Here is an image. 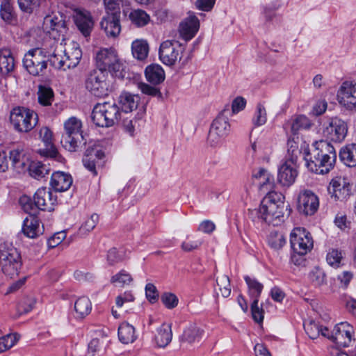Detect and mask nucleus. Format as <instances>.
Listing matches in <instances>:
<instances>
[{"instance_id":"nucleus-1","label":"nucleus","mask_w":356,"mask_h":356,"mask_svg":"<svg viewBox=\"0 0 356 356\" xmlns=\"http://www.w3.org/2000/svg\"><path fill=\"white\" fill-rule=\"evenodd\" d=\"M305 165L309 170L318 174H327L337 161L334 147L326 140L316 142L311 152H305Z\"/></svg>"},{"instance_id":"nucleus-2","label":"nucleus","mask_w":356,"mask_h":356,"mask_svg":"<svg viewBox=\"0 0 356 356\" xmlns=\"http://www.w3.org/2000/svg\"><path fill=\"white\" fill-rule=\"evenodd\" d=\"M284 208V195L278 193H269L261 201L257 214L268 224L276 226L282 221Z\"/></svg>"},{"instance_id":"nucleus-3","label":"nucleus","mask_w":356,"mask_h":356,"mask_svg":"<svg viewBox=\"0 0 356 356\" xmlns=\"http://www.w3.org/2000/svg\"><path fill=\"white\" fill-rule=\"evenodd\" d=\"M38 114L26 107H15L10 113V122L14 129L19 133H28L38 124Z\"/></svg>"},{"instance_id":"nucleus-4","label":"nucleus","mask_w":356,"mask_h":356,"mask_svg":"<svg viewBox=\"0 0 356 356\" xmlns=\"http://www.w3.org/2000/svg\"><path fill=\"white\" fill-rule=\"evenodd\" d=\"M63 127L61 143L65 149L74 152L83 140L82 122L79 118L72 116L64 122Z\"/></svg>"},{"instance_id":"nucleus-5","label":"nucleus","mask_w":356,"mask_h":356,"mask_svg":"<svg viewBox=\"0 0 356 356\" xmlns=\"http://www.w3.org/2000/svg\"><path fill=\"white\" fill-rule=\"evenodd\" d=\"M96 63L98 70L116 73L122 70L123 64L117 51L113 48H102L96 54Z\"/></svg>"},{"instance_id":"nucleus-6","label":"nucleus","mask_w":356,"mask_h":356,"mask_svg":"<svg viewBox=\"0 0 356 356\" xmlns=\"http://www.w3.org/2000/svg\"><path fill=\"white\" fill-rule=\"evenodd\" d=\"M23 65L29 74L33 76L42 74L47 69L46 51L40 48L29 50L24 57Z\"/></svg>"},{"instance_id":"nucleus-7","label":"nucleus","mask_w":356,"mask_h":356,"mask_svg":"<svg viewBox=\"0 0 356 356\" xmlns=\"http://www.w3.org/2000/svg\"><path fill=\"white\" fill-rule=\"evenodd\" d=\"M229 133V120L224 115L220 114L213 121L210 127L208 143L212 147L220 145Z\"/></svg>"},{"instance_id":"nucleus-8","label":"nucleus","mask_w":356,"mask_h":356,"mask_svg":"<svg viewBox=\"0 0 356 356\" xmlns=\"http://www.w3.org/2000/svg\"><path fill=\"white\" fill-rule=\"evenodd\" d=\"M290 243L293 250L305 255L313 248V240L309 232L303 227L294 228L290 234Z\"/></svg>"},{"instance_id":"nucleus-9","label":"nucleus","mask_w":356,"mask_h":356,"mask_svg":"<svg viewBox=\"0 0 356 356\" xmlns=\"http://www.w3.org/2000/svg\"><path fill=\"white\" fill-rule=\"evenodd\" d=\"M348 124L343 120L330 118L323 124V134L328 140L335 143L342 142L347 136Z\"/></svg>"},{"instance_id":"nucleus-10","label":"nucleus","mask_w":356,"mask_h":356,"mask_svg":"<svg viewBox=\"0 0 356 356\" xmlns=\"http://www.w3.org/2000/svg\"><path fill=\"white\" fill-rule=\"evenodd\" d=\"M0 266L3 272L13 277L17 275L22 266L19 253L14 248L1 250Z\"/></svg>"},{"instance_id":"nucleus-11","label":"nucleus","mask_w":356,"mask_h":356,"mask_svg":"<svg viewBox=\"0 0 356 356\" xmlns=\"http://www.w3.org/2000/svg\"><path fill=\"white\" fill-rule=\"evenodd\" d=\"M327 191L332 200L346 201L352 195V184L347 177L337 176L331 179Z\"/></svg>"},{"instance_id":"nucleus-12","label":"nucleus","mask_w":356,"mask_h":356,"mask_svg":"<svg viewBox=\"0 0 356 356\" xmlns=\"http://www.w3.org/2000/svg\"><path fill=\"white\" fill-rule=\"evenodd\" d=\"M85 86L87 90L97 97L107 95L108 85L104 72L94 70L90 72L85 80Z\"/></svg>"},{"instance_id":"nucleus-13","label":"nucleus","mask_w":356,"mask_h":356,"mask_svg":"<svg viewBox=\"0 0 356 356\" xmlns=\"http://www.w3.org/2000/svg\"><path fill=\"white\" fill-rule=\"evenodd\" d=\"M184 49V47L178 41L167 40L160 45L159 58L166 65H174L178 60L181 59Z\"/></svg>"},{"instance_id":"nucleus-14","label":"nucleus","mask_w":356,"mask_h":356,"mask_svg":"<svg viewBox=\"0 0 356 356\" xmlns=\"http://www.w3.org/2000/svg\"><path fill=\"white\" fill-rule=\"evenodd\" d=\"M354 328L348 322H341L337 324L330 332L328 339L341 347L348 346L354 341Z\"/></svg>"},{"instance_id":"nucleus-15","label":"nucleus","mask_w":356,"mask_h":356,"mask_svg":"<svg viewBox=\"0 0 356 356\" xmlns=\"http://www.w3.org/2000/svg\"><path fill=\"white\" fill-rule=\"evenodd\" d=\"M337 96L341 106L348 111H356V83L350 81L343 82Z\"/></svg>"},{"instance_id":"nucleus-16","label":"nucleus","mask_w":356,"mask_h":356,"mask_svg":"<svg viewBox=\"0 0 356 356\" xmlns=\"http://www.w3.org/2000/svg\"><path fill=\"white\" fill-rule=\"evenodd\" d=\"M104 153L101 149L88 148L83 158V165L92 175L96 176L98 170L104 165Z\"/></svg>"},{"instance_id":"nucleus-17","label":"nucleus","mask_w":356,"mask_h":356,"mask_svg":"<svg viewBox=\"0 0 356 356\" xmlns=\"http://www.w3.org/2000/svg\"><path fill=\"white\" fill-rule=\"evenodd\" d=\"M100 26L106 35L109 38H116L121 32L120 11H115L106 14L102 18Z\"/></svg>"},{"instance_id":"nucleus-18","label":"nucleus","mask_w":356,"mask_h":356,"mask_svg":"<svg viewBox=\"0 0 356 356\" xmlns=\"http://www.w3.org/2000/svg\"><path fill=\"white\" fill-rule=\"evenodd\" d=\"M319 207V199L317 195L310 190L302 191L298 196V209L305 216L314 215Z\"/></svg>"},{"instance_id":"nucleus-19","label":"nucleus","mask_w":356,"mask_h":356,"mask_svg":"<svg viewBox=\"0 0 356 356\" xmlns=\"http://www.w3.org/2000/svg\"><path fill=\"white\" fill-rule=\"evenodd\" d=\"M34 204L36 207L43 211H53L56 202V197H54L51 191L47 188H40L34 195Z\"/></svg>"},{"instance_id":"nucleus-20","label":"nucleus","mask_w":356,"mask_h":356,"mask_svg":"<svg viewBox=\"0 0 356 356\" xmlns=\"http://www.w3.org/2000/svg\"><path fill=\"white\" fill-rule=\"evenodd\" d=\"M298 176L297 165L293 160H286L278 170V181L286 186L292 185Z\"/></svg>"},{"instance_id":"nucleus-21","label":"nucleus","mask_w":356,"mask_h":356,"mask_svg":"<svg viewBox=\"0 0 356 356\" xmlns=\"http://www.w3.org/2000/svg\"><path fill=\"white\" fill-rule=\"evenodd\" d=\"M74 21L79 30L84 36L90 35L93 27V21L90 13L83 9H76L73 15Z\"/></svg>"},{"instance_id":"nucleus-22","label":"nucleus","mask_w":356,"mask_h":356,"mask_svg":"<svg viewBox=\"0 0 356 356\" xmlns=\"http://www.w3.org/2000/svg\"><path fill=\"white\" fill-rule=\"evenodd\" d=\"M200 27V22L197 17L192 13L180 24L179 33L181 37L189 40L193 38L197 32Z\"/></svg>"},{"instance_id":"nucleus-23","label":"nucleus","mask_w":356,"mask_h":356,"mask_svg":"<svg viewBox=\"0 0 356 356\" xmlns=\"http://www.w3.org/2000/svg\"><path fill=\"white\" fill-rule=\"evenodd\" d=\"M63 54L68 69L75 67L79 63L82 56V52L79 44L74 42H72L65 49Z\"/></svg>"},{"instance_id":"nucleus-24","label":"nucleus","mask_w":356,"mask_h":356,"mask_svg":"<svg viewBox=\"0 0 356 356\" xmlns=\"http://www.w3.org/2000/svg\"><path fill=\"white\" fill-rule=\"evenodd\" d=\"M72 177L70 175L63 172H56L51 175V186L56 191H65L72 184Z\"/></svg>"},{"instance_id":"nucleus-25","label":"nucleus","mask_w":356,"mask_h":356,"mask_svg":"<svg viewBox=\"0 0 356 356\" xmlns=\"http://www.w3.org/2000/svg\"><path fill=\"white\" fill-rule=\"evenodd\" d=\"M15 62L10 49H0V75L5 76L12 72L15 68Z\"/></svg>"},{"instance_id":"nucleus-26","label":"nucleus","mask_w":356,"mask_h":356,"mask_svg":"<svg viewBox=\"0 0 356 356\" xmlns=\"http://www.w3.org/2000/svg\"><path fill=\"white\" fill-rule=\"evenodd\" d=\"M140 98L138 95L127 91L121 92L118 97V104L124 113L132 112L138 106Z\"/></svg>"},{"instance_id":"nucleus-27","label":"nucleus","mask_w":356,"mask_h":356,"mask_svg":"<svg viewBox=\"0 0 356 356\" xmlns=\"http://www.w3.org/2000/svg\"><path fill=\"white\" fill-rule=\"evenodd\" d=\"M43 28L49 33L56 31L57 33H62L66 29L65 22L60 15H49L44 19Z\"/></svg>"},{"instance_id":"nucleus-28","label":"nucleus","mask_w":356,"mask_h":356,"mask_svg":"<svg viewBox=\"0 0 356 356\" xmlns=\"http://www.w3.org/2000/svg\"><path fill=\"white\" fill-rule=\"evenodd\" d=\"M10 159L13 167L17 172H24L27 169L29 159L22 149H15L11 150L10 152Z\"/></svg>"},{"instance_id":"nucleus-29","label":"nucleus","mask_w":356,"mask_h":356,"mask_svg":"<svg viewBox=\"0 0 356 356\" xmlns=\"http://www.w3.org/2000/svg\"><path fill=\"white\" fill-rule=\"evenodd\" d=\"M22 232L29 238H36L42 233L40 227V220L34 216L26 217L24 220Z\"/></svg>"},{"instance_id":"nucleus-30","label":"nucleus","mask_w":356,"mask_h":356,"mask_svg":"<svg viewBox=\"0 0 356 356\" xmlns=\"http://www.w3.org/2000/svg\"><path fill=\"white\" fill-rule=\"evenodd\" d=\"M145 74L147 80L154 85L162 83L165 79V72L162 67L158 64L148 65Z\"/></svg>"},{"instance_id":"nucleus-31","label":"nucleus","mask_w":356,"mask_h":356,"mask_svg":"<svg viewBox=\"0 0 356 356\" xmlns=\"http://www.w3.org/2000/svg\"><path fill=\"white\" fill-rule=\"evenodd\" d=\"M172 338L171 326L168 324H163L157 329L154 341L159 347L165 348L170 343Z\"/></svg>"},{"instance_id":"nucleus-32","label":"nucleus","mask_w":356,"mask_h":356,"mask_svg":"<svg viewBox=\"0 0 356 356\" xmlns=\"http://www.w3.org/2000/svg\"><path fill=\"white\" fill-rule=\"evenodd\" d=\"M341 161L347 166H356V144H348L343 147L339 152Z\"/></svg>"},{"instance_id":"nucleus-33","label":"nucleus","mask_w":356,"mask_h":356,"mask_svg":"<svg viewBox=\"0 0 356 356\" xmlns=\"http://www.w3.org/2000/svg\"><path fill=\"white\" fill-rule=\"evenodd\" d=\"M104 113L106 114V120L108 122L109 127L117 124L120 118L121 112L118 106L115 103L104 102Z\"/></svg>"},{"instance_id":"nucleus-34","label":"nucleus","mask_w":356,"mask_h":356,"mask_svg":"<svg viewBox=\"0 0 356 356\" xmlns=\"http://www.w3.org/2000/svg\"><path fill=\"white\" fill-rule=\"evenodd\" d=\"M129 19L136 27H143L151 21L149 15L141 9L132 10L129 15Z\"/></svg>"},{"instance_id":"nucleus-35","label":"nucleus","mask_w":356,"mask_h":356,"mask_svg":"<svg viewBox=\"0 0 356 356\" xmlns=\"http://www.w3.org/2000/svg\"><path fill=\"white\" fill-rule=\"evenodd\" d=\"M118 337L123 343H133L136 339L134 327L128 323H122L118 328Z\"/></svg>"},{"instance_id":"nucleus-36","label":"nucleus","mask_w":356,"mask_h":356,"mask_svg":"<svg viewBox=\"0 0 356 356\" xmlns=\"http://www.w3.org/2000/svg\"><path fill=\"white\" fill-rule=\"evenodd\" d=\"M92 310V303L90 299L86 296L79 298L74 303L76 317L83 318L88 316Z\"/></svg>"},{"instance_id":"nucleus-37","label":"nucleus","mask_w":356,"mask_h":356,"mask_svg":"<svg viewBox=\"0 0 356 356\" xmlns=\"http://www.w3.org/2000/svg\"><path fill=\"white\" fill-rule=\"evenodd\" d=\"M103 104H96L92 111L91 119L93 123L100 127H109V124L106 120V114L104 113Z\"/></svg>"},{"instance_id":"nucleus-38","label":"nucleus","mask_w":356,"mask_h":356,"mask_svg":"<svg viewBox=\"0 0 356 356\" xmlns=\"http://www.w3.org/2000/svg\"><path fill=\"white\" fill-rule=\"evenodd\" d=\"M131 51L134 58L140 60H144L148 55V43L145 40H136L132 42Z\"/></svg>"},{"instance_id":"nucleus-39","label":"nucleus","mask_w":356,"mask_h":356,"mask_svg":"<svg viewBox=\"0 0 356 356\" xmlns=\"http://www.w3.org/2000/svg\"><path fill=\"white\" fill-rule=\"evenodd\" d=\"M304 327L306 333L312 339L318 338L320 334L325 337L329 336V330L327 327H322L314 321L304 323Z\"/></svg>"},{"instance_id":"nucleus-40","label":"nucleus","mask_w":356,"mask_h":356,"mask_svg":"<svg viewBox=\"0 0 356 356\" xmlns=\"http://www.w3.org/2000/svg\"><path fill=\"white\" fill-rule=\"evenodd\" d=\"M17 2L22 11L31 13L38 7H48L50 0H17Z\"/></svg>"},{"instance_id":"nucleus-41","label":"nucleus","mask_w":356,"mask_h":356,"mask_svg":"<svg viewBox=\"0 0 356 356\" xmlns=\"http://www.w3.org/2000/svg\"><path fill=\"white\" fill-rule=\"evenodd\" d=\"M204 330L196 325H190L184 332L183 339L188 343H198L201 340Z\"/></svg>"},{"instance_id":"nucleus-42","label":"nucleus","mask_w":356,"mask_h":356,"mask_svg":"<svg viewBox=\"0 0 356 356\" xmlns=\"http://www.w3.org/2000/svg\"><path fill=\"white\" fill-rule=\"evenodd\" d=\"M27 169L30 175L37 179L44 177L49 172V168L40 161L29 162Z\"/></svg>"},{"instance_id":"nucleus-43","label":"nucleus","mask_w":356,"mask_h":356,"mask_svg":"<svg viewBox=\"0 0 356 356\" xmlns=\"http://www.w3.org/2000/svg\"><path fill=\"white\" fill-rule=\"evenodd\" d=\"M244 279L248 286L249 295L252 300H259L263 290V284L259 282L256 279L249 276H245Z\"/></svg>"},{"instance_id":"nucleus-44","label":"nucleus","mask_w":356,"mask_h":356,"mask_svg":"<svg viewBox=\"0 0 356 356\" xmlns=\"http://www.w3.org/2000/svg\"><path fill=\"white\" fill-rule=\"evenodd\" d=\"M0 15L1 19L7 23L13 24L15 22V15L13 8L9 0H3L0 6Z\"/></svg>"},{"instance_id":"nucleus-45","label":"nucleus","mask_w":356,"mask_h":356,"mask_svg":"<svg viewBox=\"0 0 356 356\" xmlns=\"http://www.w3.org/2000/svg\"><path fill=\"white\" fill-rule=\"evenodd\" d=\"M38 102L42 106H49L54 100V92L49 87L40 86L38 91Z\"/></svg>"},{"instance_id":"nucleus-46","label":"nucleus","mask_w":356,"mask_h":356,"mask_svg":"<svg viewBox=\"0 0 356 356\" xmlns=\"http://www.w3.org/2000/svg\"><path fill=\"white\" fill-rule=\"evenodd\" d=\"M290 126L291 132L296 134L300 130H307L310 129L312 123L307 117L299 115L292 120Z\"/></svg>"},{"instance_id":"nucleus-47","label":"nucleus","mask_w":356,"mask_h":356,"mask_svg":"<svg viewBox=\"0 0 356 356\" xmlns=\"http://www.w3.org/2000/svg\"><path fill=\"white\" fill-rule=\"evenodd\" d=\"M133 282V277L129 273L125 270H121L120 272L111 277V282L119 286L129 285Z\"/></svg>"},{"instance_id":"nucleus-48","label":"nucleus","mask_w":356,"mask_h":356,"mask_svg":"<svg viewBox=\"0 0 356 356\" xmlns=\"http://www.w3.org/2000/svg\"><path fill=\"white\" fill-rule=\"evenodd\" d=\"M98 221L99 216L96 213L92 214L90 217L85 220V221L80 227L79 229V234L80 236L87 235L89 232L94 229Z\"/></svg>"},{"instance_id":"nucleus-49","label":"nucleus","mask_w":356,"mask_h":356,"mask_svg":"<svg viewBox=\"0 0 356 356\" xmlns=\"http://www.w3.org/2000/svg\"><path fill=\"white\" fill-rule=\"evenodd\" d=\"M49 62L50 65L55 69L66 70V65L64 54L62 55L59 52H54L50 56H47V63Z\"/></svg>"},{"instance_id":"nucleus-50","label":"nucleus","mask_w":356,"mask_h":356,"mask_svg":"<svg viewBox=\"0 0 356 356\" xmlns=\"http://www.w3.org/2000/svg\"><path fill=\"white\" fill-rule=\"evenodd\" d=\"M343 259L342 252L337 249L330 250L326 257L327 264L336 268L342 266Z\"/></svg>"},{"instance_id":"nucleus-51","label":"nucleus","mask_w":356,"mask_h":356,"mask_svg":"<svg viewBox=\"0 0 356 356\" xmlns=\"http://www.w3.org/2000/svg\"><path fill=\"white\" fill-rule=\"evenodd\" d=\"M311 282L317 287H321L327 284L326 275L323 270L315 268L309 273Z\"/></svg>"},{"instance_id":"nucleus-52","label":"nucleus","mask_w":356,"mask_h":356,"mask_svg":"<svg viewBox=\"0 0 356 356\" xmlns=\"http://www.w3.org/2000/svg\"><path fill=\"white\" fill-rule=\"evenodd\" d=\"M268 243L272 248L279 250L285 245L286 238L282 233L272 232L268 236Z\"/></svg>"},{"instance_id":"nucleus-53","label":"nucleus","mask_w":356,"mask_h":356,"mask_svg":"<svg viewBox=\"0 0 356 356\" xmlns=\"http://www.w3.org/2000/svg\"><path fill=\"white\" fill-rule=\"evenodd\" d=\"M19 340L16 334H8L0 337V353L11 348Z\"/></svg>"},{"instance_id":"nucleus-54","label":"nucleus","mask_w":356,"mask_h":356,"mask_svg":"<svg viewBox=\"0 0 356 356\" xmlns=\"http://www.w3.org/2000/svg\"><path fill=\"white\" fill-rule=\"evenodd\" d=\"M39 137L47 149H54L53 133L49 127H42L39 131Z\"/></svg>"},{"instance_id":"nucleus-55","label":"nucleus","mask_w":356,"mask_h":356,"mask_svg":"<svg viewBox=\"0 0 356 356\" xmlns=\"http://www.w3.org/2000/svg\"><path fill=\"white\" fill-rule=\"evenodd\" d=\"M217 284L224 298L228 297L231 293L230 282L228 276L222 275L216 279Z\"/></svg>"},{"instance_id":"nucleus-56","label":"nucleus","mask_w":356,"mask_h":356,"mask_svg":"<svg viewBox=\"0 0 356 356\" xmlns=\"http://www.w3.org/2000/svg\"><path fill=\"white\" fill-rule=\"evenodd\" d=\"M267 113L265 107L262 104L257 106L254 116L252 119L253 124L257 127L261 126L266 122Z\"/></svg>"},{"instance_id":"nucleus-57","label":"nucleus","mask_w":356,"mask_h":356,"mask_svg":"<svg viewBox=\"0 0 356 356\" xmlns=\"http://www.w3.org/2000/svg\"><path fill=\"white\" fill-rule=\"evenodd\" d=\"M259 189L267 195L269 193H275L272 191L274 186V177L273 175L268 172L267 175L263 177L259 182Z\"/></svg>"},{"instance_id":"nucleus-58","label":"nucleus","mask_w":356,"mask_h":356,"mask_svg":"<svg viewBox=\"0 0 356 356\" xmlns=\"http://www.w3.org/2000/svg\"><path fill=\"white\" fill-rule=\"evenodd\" d=\"M161 300L163 305L168 309H173L178 305L179 300L175 294L172 293H164L161 297Z\"/></svg>"},{"instance_id":"nucleus-59","label":"nucleus","mask_w":356,"mask_h":356,"mask_svg":"<svg viewBox=\"0 0 356 356\" xmlns=\"http://www.w3.org/2000/svg\"><path fill=\"white\" fill-rule=\"evenodd\" d=\"M123 260L124 256L122 254V252L118 251L115 248L108 250L107 253V261L110 265L113 266Z\"/></svg>"},{"instance_id":"nucleus-60","label":"nucleus","mask_w":356,"mask_h":356,"mask_svg":"<svg viewBox=\"0 0 356 356\" xmlns=\"http://www.w3.org/2000/svg\"><path fill=\"white\" fill-rule=\"evenodd\" d=\"M258 302L259 300H252L251 312L253 319L257 323H261L264 319V314L263 309L258 307Z\"/></svg>"},{"instance_id":"nucleus-61","label":"nucleus","mask_w":356,"mask_h":356,"mask_svg":"<svg viewBox=\"0 0 356 356\" xmlns=\"http://www.w3.org/2000/svg\"><path fill=\"white\" fill-rule=\"evenodd\" d=\"M35 300L33 297L24 298L19 305V309L24 313H28L33 308Z\"/></svg>"},{"instance_id":"nucleus-62","label":"nucleus","mask_w":356,"mask_h":356,"mask_svg":"<svg viewBox=\"0 0 356 356\" xmlns=\"http://www.w3.org/2000/svg\"><path fill=\"white\" fill-rule=\"evenodd\" d=\"M66 237L65 232H60L56 233L54 236L50 237L47 241V245L50 248H54L58 245Z\"/></svg>"},{"instance_id":"nucleus-63","label":"nucleus","mask_w":356,"mask_h":356,"mask_svg":"<svg viewBox=\"0 0 356 356\" xmlns=\"http://www.w3.org/2000/svg\"><path fill=\"white\" fill-rule=\"evenodd\" d=\"M145 294H146L147 298L151 302H154L159 298V292H158L156 286L152 283H148L146 284Z\"/></svg>"},{"instance_id":"nucleus-64","label":"nucleus","mask_w":356,"mask_h":356,"mask_svg":"<svg viewBox=\"0 0 356 356\" xmlns=\"http://www.w3.org/2000/svg\"><path fill=\"white\" fill-rule=\"evenodd\" d=\"M246 106V100L243 97H236L232 104V111L234 114L243 111Z\"/></svg>"}]
</instances>
